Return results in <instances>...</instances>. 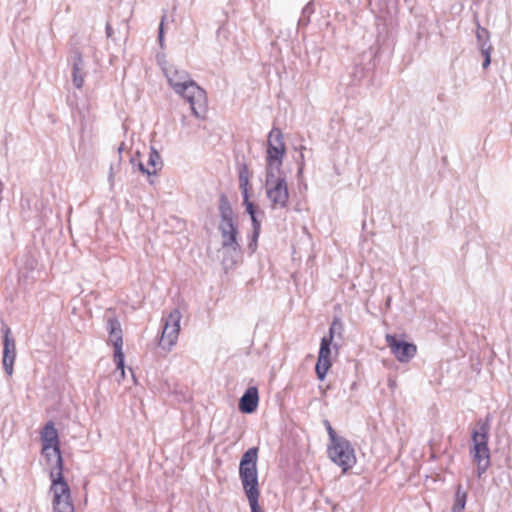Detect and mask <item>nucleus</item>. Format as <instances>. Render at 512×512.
I'll use <instances>...</instances> for the list:
<instances>
[{"label": "nucleus", "mask_w": 512, "mask_h": 512, "mask_svg": "<svg viewBox=\"0 0 512 512\" xmlns=\"http://www.w3.org/2000/svg\"><path fill=\"white\" fill-rule=\"evenodd\" d=\"M164 73L174 92L190 104L193 115L198 119H204L207 112L205 90L185 70L170 67L165 69Z\"/></svg>", "instance_id": "nucleus-1"}, {"label": "nucleus", "mask_w": 512, "mask_h": 512, "mask_svg": "<svg viewBox=\"0 0 512 512\" xmlns=\"http://www.w3.org/2000/svg\"><path fill=\"white\" fill-rule=\"evenodd\" d=\"M219 231L222 237V248L224 250L223 265L225 269L233 268L241 253V246L238 242V228L234 221V212L225 194L219 198Z\"/></svg>", "instance_id": "nucleus-2"}, {"label": "nucleus", "mask_w": 512, "mask_h": 512, "mask_svg": "<svg viewBox=\"0 0 512 512\" xmlns=\"http://www.w3.org/2000/svg\"><path fill=\"white\" fill-rule=\"evenodd\" d=\"M258 451L257 447L249 448L243 453L239 463V478L251 512H264L258 501L260 495L257 470Z\"/></svg>", "instance_id": "nucleus-3"}, {"label": "nucleus", "mask_w": 512, "mask_h": 512, "mask_svg": "<svg viewBox=\"0 0 512 512\" xmlns=\"http://www.w3.org/2000/svg\"><path fill=\"white\" fill-rule=\"evenodd\" d=\"M42 453L47 460L51 462L55 460V466L50 471V478L63 480V458L60 450V441L58 431L53 422L49 421L45 424L41 432Z\"/></svg>", "instance_id": "nucleus-4"}, {"label": "nucleus", "mask_w": 512, "mask_h": 512, "mask_svg": "<svg viewBox=\"0 0 512 512\" xmlns=\"http://www.w3.org/2000/svg\"><path fill=\"white\" fill-rule=\"evenodd\" d=\"M377 48L370 46L367 50L357 55L353 65L343 76L341 83L347 86H356L364 80H370L376 67Z\"/></svg>", "instance_id": "nucleus-5"}, {"label": "nucleus", "mask_w": 512, "mask_h": 512, "mask_svg": "<svg viewBox=\"0 0 512 512\" xmlns=\"http://www.w3.org/2000/svg\"><path fill=\"white\" fill-rule=\"evenodd\" d=\"M266 196L272 208H286L289 202V191L284 172L265 173Z\"/></svg>", "instance_id": "nucleus-6"}, {"label": "nucleus", "mask_w": 512, "mask_h": 512, "mask_svg": "<svg viewBox=\"0 0 512 512\" xmlns=\"http://www.w3.org/2000/svg\"><path fill=\"white\" fill-rule=\"evenodd\" d=\"M285 144L283 141V134L280 129L273 128L269 135L267 141V150H266V167L265 173H280L283 172L281 167L283 164V157L285 155Z\"/></svg>", "instance_id": "nucleus-7"}, {"label": "nucleus", "mask_w": 512, "mask_h": 512, "mask_svg": "<svg viewBox=\"0 0 512 512\" xmlns=\"http://www.w3.org/2000/svg\"><path fill=\"white\" fill-rule=\"evenodd\" d=\"M327 452L331 461L341 467L343 472L348 471L356 464L354 448L344 437L329 442Z\"/></svg>", "instance_id": "nucleus-8"}, {"label": "nucleus", "mask_w": 512, "mask_h": 512, "mask_svg": "<svg viewBox=\"0 0 512 512\" xmlns=\"http://www.w3.org/2000/svg\"><path fill=\"white\" fill-rule=\"evenodd\" d=\"M106 329L109 333V339L114 347V362L116 369L120 370L121 376L125 375V356L122 351L123 347V336L122 328L119 320L115 317L107 320Z\"/></svg>", "instance_id": "nucleus-9"}, {"label": "nucleus", "mask_w": 512, "mask_h": 512, "mask_svg": "<svg viewBox=\"0 0 512 512\" xmlns=\"http://www.w3.org/2000/svg\"><path fill=\"white\" fill-rule=\"evenodd\" d=\"M181 318L182 315L180 311L178 309H173L164 319L162 334L159 341V346L161 348L170 351L176 344L180 332Z\"/></svg>", "instance_id": "nucleus-10"}, {"label": "nucleus", "mask_w": 512, "mask_h": 512, "mask_svg": "<svg viewBox=\"0 0 512 512\" xmlns=\"http://www.w3.org/2000/svg\"><path fill=\"white\" fill-rule=\"evenodd\" d=\"M472 447L470 448V455L473 461L477 464V477L481 478L491 465L490 449L488 446L489 440L477 438L476 434H471Z\"/></svg>", "instance_id": "nucleus-11"}, {"label": "nucleus", "mask_w": 512, "mask_h": 512, "mask_svg": "<svg viewBox=\"0 0 512 512\" xmlns=\"http://www.w3.org/2000/svg\"><path fill=\"white\" fill-rule=\"evenodd\" d=\"M51 491L53 492L54 512H74V507L69 501L70 488L65 478L63 480L51 479Z\"/></svg>", "instance_id": "nucleus-12"}, {"label": "nucleus", "mask_w": 512, "mask_h": 512, "mask_svg": "<svg viewBox=\"0 0 512 512\" xmlns=\"http://www.w3.org/2000/svg\"><path fill=\"white\" fill-rule=\"evenodd\" d=\"M385 339L392 354L401 363L409 362L417 353L415 344L400 339L396 335L387 334Z\"/></svg>", "instance_id": "nucleus-13"}, {"label": "nucleus", "mask_w": 512, "mask_h": 512, "mask_svg": "<svg viewBox=\"0 0 512 512\" xmlns=\"http://www.w3.org/2000/svg\"><path fill=\"white\" fill-rule=\"evenodd\" d=\"M3 333V368L7 375L13 374V366L16 359V343L15 339L11 335V330L7 325H3L1 328Z\"/></svg>", "instance_id": "nucleus-14"}, {"label": "nucleus", "mask_w": 512, "mask_h": 512, "mask_svg": "<svg viewBox=\"0 0 512 512\" xmlns=\"http://www.w3.org/2000/svg\"><path fill=\"white\" fill-rule=\"evenodd\" d=\"M476 39L481 55L483 56L482 67L486 69L491 64L492 45L490 43L489 31L479 24H477Z\"/></svg>", "instance_id": "nucleus-15"}, {"label": "nucleus", "mask_w": 512, "mask_h": 512, "mask_svg": "<svg viewBox=\"0 0 512 512\" xmlns=\"http://www.w3.org/2000/svg\"><path fill=\"white\" fill-rule=\"evenodd\" d=\"M259 404V392L256 386L248 387L239 399L238 408L242 413L251 414Z\"/></svg>", "instance_id": "nucleus-16"}, {"label": "nucleus", "mask_w": 512, "mask_h": 512, "mask_svg": "<svg viewBox=\"0 0 512 512\" xmlns=\"http://www.w3.org/2000/svg\"><path fill=\"white\" fill-rule=\"evenodd\" d=\"M85 63L80 52H74L72 63V81L77 89L82 88L85 77Z\"/></svg>", "instance_id": "nucleus-17"}, {"label": "nucleus", "mask_w": 512, "mask_h": 512, "mask_svg": "<svg viewBox=\"0 0 512 512\" xmlns=\"http://www.w3.org/2000/svg\"><path fill=\"white\" fill-rule=\"evenodd\" d=\"M491 415L487 414L485 419H478L476 426L472 430L471 434H476L477 438L489 440V434L491 429Z\"/></svg>", "instance_id": "nucleus-18"}, {"label": "nucleus", "mask_w": 512, "mask_h": 512, "mask_svg": "<svg viewBox=\"0 0 512 512\" xmlns=\"http://www.w3.org/2000/svg\"><path fill=\"white\" fill-rule=\"evenodd\" d=\"M467 502V492L463 489L461 484L456 486L454 503L451 512H463Z\"/></svg>", "instance_id": "nucleus-19"}, {"label": "nucleus", "mask_w": 512, "mask_h": 512, "mask_svg": "<svg viewBox=\"0 0 512 512\" xmlns=\"http://www.w3.org/2000/svg\"><path fill=\"white\" fill-rule=\"evenodd\" d=\"M331 366H332V363H331L330 359H324V360H320V358L317 359V363L315 366V372H316L317 378L320 381H323L325 379L327 372Z\"/></svg>", "instance_id": "nucleus-20"}, {"label": "nucleus", "mask_w": 512, "mask_h": 512, "mask_svg": "<svg viewBox=\"0 0 512 512\" xmlns=\"http://www.w3.org/2000/svg\"><path fill=\"white\" fill-rule=\"evenodd\" d=\"M332 341L331 337H322L318 353L320 360L330 359Z\"/></svg>", "instance_id": "nucleus-21"}, {"label": "nucleus", "mask_w": 512, "mask_h": 512, "mask_svg": "<svg viewBox=\"0 0 512 512\" xmlns=\"http://www.w3.org/2000/svg\"><path fill=\"white\" fill-rule=\"evenodd\" d=\"M314 11L315 8L313 1L308 2L302 9L298 24L301 26H307L310 23V16L314 13Z\"/></svg>", "instance_id": "nucleus-22"}, {"label": "nucleus", "mask_w": 512, "mask_h": 512, "mask_svg": "<svg viewBox=\"0 0 512 512\" xmlns=\"http://www.w3.org/2000/svg\"><path fill=\"white\" fill-rule=\"evenodd\" d=\"M343 331L344 326L341 319L339 317H334L330 324L328 335H325L324 337H331V340H333L335 335L341 336Z\"/></svg>", "instance_id": "nucleus-23"}, {"label": "nucleus", "mask_w": 512, "mask_h": 512, "mask_svg": "<svg viewBox=\"0 0 512 512\" xmlns=\"http://www.w3.org/2000/svg\"><path fill=\"white\" fill-rule=\"evenodd\" d=\"M241 194H242L243 204L245 205L247 214L250 217L254 216V215H258L259 214L258 206L250 201V199H249V192L248 191H246V192L243 191V192H241Z\"/></svg>", "instance_id": "nucleus-24"}, {"label": "nucleus", "mask_w": 512, "mask_h": 512, "mask_svg": "<svg viewBox=\"0 0 512 512\" xmlns=\"http://www.w3.org/2000/svg\"><path fill=\"white\" fill-rule=\"evenodd\" d=\"M249 185V176H248V167L246 164H243L239 169V188L241 192L248 191Z\"/></svg>", "instance_id": "nucleus-25"}, {"label": "nucleus", "mask_w": 512, "mask_h": 512, "mask_svg": "<svg viewBox=\"0 0 512 512\" xmlns=\"http://www.w3.org/2000/svg\"><path fill=\"white\" fill-rule=\"evenodd\" d=\"M148 166H151L156 171L162 166L161 156L154 148H151V152L148 159Z\"/></svg>", "instance_id": "nucleus-26"}, {"label": "nucleus", "mask_w": 512, "mask_h": 512, "mask_svg": "<svg viewBox=\"0 0 512 512\" xmlns=\"http://www.w3.org/2000/svg\"><path fill=\"white\" fill-rule=\"evenodd\" d=\"M131 163L133 166H137L139 171L142 172L143 174H147L148 176H152V175L156 174L155 169L150 170L140 160H137L135 157L131 158Z\"/></svg>", "instance_id": "nucleus-27"}, {"label": "nucleus", "mask_w": 512, "mask_h": 512, "mask_svg": "<svg viewBox=\"0 0 512 512\" xmlns=\"http://www.w3.org/2000/svg\"><path fill=\"white\" fill-rule=\"evenodd\" d=\"M259 236L260 232L252 231L250 241L248 243V250L251 254L254 253L257 249Z\"/></svg>", "instance_id": "nucleus-28"}, {"label": "nucleus", "mask_w": 512, "mask_h": 512, "mask_svg": "<svg viewBox=\"0 0 512 512\" xmlns=\"http://www.w3.org/2000/svg\"><path fill=\"white\" fill-rule=\"evenodd\" d=\"M323 424L327 430V433H328V436H329V442L331 441H334L338 438H340L341 436H338L336 431L333 429V427L331 426L330 422L328 420H324L323 421Z\"/></svg>", "instance_id": "nucleus-29"}, {"label": "nucleus", "mask_w": 512, "mask_h": 512, "mask_svg": "<svg viewBox=\"0 0 512 512\" xmlns=\"http://www.w3.org/2000/svg\"><path fill=\"white\" fill-rule=\"evenodd\" d=\"M166 19V15H163L159 28H158V40L160 43V46H163V39H164V21Z\"/></svg>", "instance_id": "nucleus-30"}, {"label": "nucleus", "mask_w": 512, "mask_h": 512, "mask_svg": "<svg viewBox=\"0 0 512 512\" xmlns=\"http://www.w3.org/2000/svg\"><path fill=\"white\" fill-rule=\"evenodd\" d=\"M252 223V231L261 232V219L258 218V215H254L250 217Z\"/></svg>", "instance_id": "nucleus-31"}, {"label": "nucleus", "mask_w": 512, "mask_h": 512, "mask_svg": "<svg viewBox=\"0 0 512 512\" xmlns=\"http://www.w3.org/2000/svg\"><path fill=\"white\" fill-rule=\"evenodd\" d=\"M112 33H113V29H112L111 25H110V24H107V25H106V34H107V36H108V37H111V36H112Z\"/></svg>", "instance_id": "nucleus-32"}, {"label": "nucleus", "mask_w": 512, "mask_h": 512, "mask_svg": "<svg viewBox=\"0 0 512 512\" xmlns=\"http://www.w3.org/2000/svg\"><path fill=\"white\" fill-rule=\"evenodd\" d=\"M181 122H182V125H183V126H184V125H186V117H185V116H183V117H182Z\"/></svg>", "instance_id": "nucleus-33"}]
</instances>
